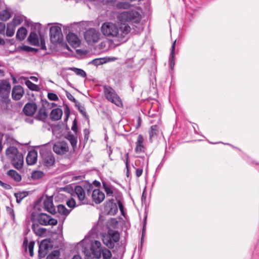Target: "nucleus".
Masks as SVG:
<instances>
[{
	"mask_svg": "<svg viewBox=\"0 0 259 259\" xmlns=\"http://www.w3.org/2000/svg\"><path fill=\"white\" fill-rule=\"evenodd\" d=\"M72 259H81L79 255H75L73 256Z\"/></svg>",
	"mask_w": 259,
	"mask_h": 259,
	"instance_id": "69168bd1",
	"label": "nucleus"
},
{
	"mask_svg": "<svg viewBox=\"0 0 259 259\" xmlns=\"http://www.w3.org/2000/svg\"><path fill=\"white\" fill-rule=\"evenodd\" d=\"M44 174L41 171H35L32 173L31 178L34 180H37L43 177Z\"/></svg>",
	"mask_w": 259,
	"mask_h": 259,
	"instance_id": "79ce46f5",
	"label": "nucleus"
},
{
	"mask_svg": "<svg viewBox=\"0 0 259 259\" xmlns=\"http://www.w3.org/2000/svg\"><path fill=\"white\" fill-rule=\"evenodd\" d=\"M2 139H0V152H1V151L2 150V148H3L2 145Z\"/></svg>",
	"mask_w": 259,
	"mask_h": 259,
	"instance_id": "774afa93",
	"label": "nucleus"
},
{
	"mask_svg": "<svg viewBox=\"0 0 259 259\" xmlns=\"http://www.w3.org/2000/svg\"><path fill=\"white\" fill-rule=\"evenodd\" d=\"M159 133V127L157 125H152L150 127V130L149 132V140L151 142L152 141V139L157 137Z\"/></svg>",
	"mask_w": 259,
	"mask_h": 259,
	"instance_id": "cd10ccee",
	"label": "nucleus"
},
{
	"mask_svg": "<svg viewBox=\"0 0 259 259\" xmlns=\"http://www.w3.org/2000/svg\"><path fill=\"white\" fill-rule=\"evenodd\" d=\"M31 228L34 233L38 236L43 235L46 231L45 228H40L38 225L32 224Z\"/></svg>",
	"mask_w": 259,
	"mask_h": 259,
	"instance_id": "c85d7f7f",
	"label": "nucleus"
},
{
	"mask_svg": "<svg viewBox=\"0 0 259 259\" xmlns=\"http://www.w3.org/2000/svg\"><path fill=\"white\" fill-rule=\"evenodd\" d=\"M23 94L24 90L21 85H17L14 87L12 92V96L13 99L15 100H20Z\"/></svg>",
	"mask_w": 259,
	"mask_h": 259,
	"instance_id": "a211bd4d",
	"label": "nucleus"
},
{
	"mask_svg": "<svg viewBox=\"0 0 259 259\" xmlns=\"http://www.w3.org/2000/svg\"><path fill=\"white\" fill-rule=\"evenodd\" d=\"M141 163V161L140 160H137L136 161H135V165L136 166H138V164H140Z\"/></svg>",
	"mask_w": 259,
	"mask_h": 259,
	"instance_id": "338daca9",
	"label": "nucleus"
},
{
	"mask_svg": "<svg viewBox=\"0 0 259 259\" xmlns=\"http://www.w3.org/2000/svg\"><path fill=\"white\" fill-rule=\"evenodd\" d=\"M76 106H77L78 107V110H79V111L84 116H86L87 115V113H86V112H85V109L84 108L83 106H82L81 105H80L79 104H78V105H77L76 104Z\"/></svg>",
	"mask_w": 259,
	"mask_h": 259,
	"instance_id": "8fccbe9b",
	"label": "nucleus"
},
{
	"mask_svg": "<svg viewBox=\"0 0 259 259\" xmlns=\"http://www.w3.org/2000/svg\"><path fill=\"white\" fill-rule=\"evenodd\" d=\"M118 19L121 22L137 23L140 21V14L135 11H123L118 15Z\"/></svg>",
	"mask_w": 259,
	"mask_h": 259,
	"instance_id": "f03ea898",
	"label": "nucleus"
},
{
	"mask_svg": "<svg viewBox=\"0 0 259 259\" xmlns=\"http://www.w3.org/2000/svg\"><path fill=\"white\" fill-rule=\"evenodd\" d=\"M36 109L37 106L35 104L28 103L25 105L23 108V112L26 115L31 116L35 113Z\"/></svg>",
	"mask_w": 259,
	"mask_h": 259,
	"instance_id": "412c9836",
	"label": "nucleus"
},
{
	"mask_svg": "<svg viewBox=\"0 0 259 259\" xmlns=\"http://www.w3.org/2000/svg\"><path fill=\"white\" fill-rule=\"evenodd\" d=\"M144 141L143 136L142 135H139L136 143L135 151L136 153H140L145 151V147L144 145Z\"/></svg>",
	"mask_w": 259,
	"mask_h": 259,
	"instance_id": "aec40b11",
	"label": "nucleus"
},
{
	"mask_svg": "<svg viewBox=\"0 0 259 259\" xmlns=\"http://www.w3.org/2000/svg\"><path fill=\"white\" fill-rule=\"evenodd\" d=\"M71 129L75 134L77 133V124L76 120L75 119L73 122V124H72V126Z\"/></svg>",
	"mask_w": 259,
	"mask_h": 259,
	"instance_id": "3c124183",
	"label": "nucleus"
},
{
	"mask_svg": "<svg viewBox=\"0 0 259 259\" xmlns=\"http://www.w3.org/2000/svg\"><path fill=\"white\" fill-rule=\"evenodd\" d=\"M122 33L119 34V38H117L119 41H124L125 35L129 33L131 31V27L129 26H125L121 28Z\"/></svg>",
	"mask_w": 259,
	"mask_h": 259,
	"instance_id": "473e14b6",
	"label": "nucleus"
},
{
	"mask_svg": "<svg viewBox=\"0 0 259 259\" xmlns=\"http://www.w3.org/2000/svg\"><path fill=\"white\" fill-rule=\"evenodd\" d=\"M6 210L7 213L10 215L11 219L14 221H15V215L14 209L12 207L7 206L6 207Z\"/></svg>",
	"mask_w": 259,
	"mask_h": 259,
	"instance_id": "c03bdc74",
	"label": "nucleus"
},
{
	"mask_svg": "<svg viewBox=\"0 0 259 259\" xmlns=\"http://www.w3.org/2000/svg\"><path fill=\"white\" fill-rule=\"evenodd\" d=\"M40 154L42 159V162L47 167L53 166L55 162L54 154L50 151L46 150H41Z\"/></svg>",
	"mask_w": 259,
	"mask_h": 259,
	"instance_id": "423d86ee",
	"label": "nucleus"
},
{
	"mask_svg": "<svg viewBox=\"0 0 259 259\" xmlns=\"http://www.w3.org/2000/svg\"><path fill=\"white\" fill-rule=\"evenodd\" d=\"M100 33L94 28L87 30L84 33V39L88 44L97 42L99 39Z\"/></svg>",
	"mask_w": 259,
	"mask_h": 259,
	"instance_id": "6e6552de",
	"label": "nucleus"
},
{
	"mask_svg": "<svg viewBox=\"0 0 259 259\" xmlns=\"http://www.w3.org/2000/svg\"><path fill=\"white\" fill-rule=\"evenodd\" d=\"M37 158V153L34 150H31L28 153L26 161L28 165H33L36 162Z\"/></svg>",
	"mask_w": 259,
	"mask_h": 259,
	"instance_id": "4be33fe9",
	"label": "nucleus"
},
{
	"mask_svg": "<svg viewBox=\"0 0 259 259\" xmlns=\"http://www.w3.org/2000/svg\"><path fill=\"white\" fill-rule=\"evenodd\" d=\"M141 122H142V120L141 119V118L139 117H138V120H137V123H138V125H137V128L139 127V126H140L141 124Z\"/></svg>",
	"mask_w": 259,
	"mask_h": 259,
	"instance_id": "680f3d73",
	"label": "nucleus"
},
{
	"mask_svg": "<svg viewBox=\"0 0 259 259\" xmlns=\"http://www.w3.org/2000/svg\"><path fill=\"white\" fill-rule=\"evenodd\" d=\"M66 39L68 43L74 47H77L79 46L80 40L77 36L73 33H69L66 36Z\"/></svg>",
	"mask_w": 259,
	"mask_h": 259,
	"instance_id": "6ab92c4d",
	"label": "nucleus"
},
{
	"mask_svg": "<svg viewBox=\"0 0 259 259\" xmlns=\"http://www.w3.org/2000/svg\"><path fill=\"white\" fill-rule=\"evenodd\" d=\"M118 211L116 203L113 199H110L104 203L103 212L105 214L114 215Z\"/></svg>",
	"mask_w": 259,
	"mask_h": 259,
	"instance_id": "1a4fd4ad",
	"label": "nucleus"
},
{
	"mask_svg": "<svg viewBox=\"0 0 259 259\" xmlns=\"http://www.w3.org/2000/svg\"><path fill=\"white\" fill-rule=\"evenodd\" d=\"M117 203L120 210L121 211V213H122L123 212L124 206L122 202L118 200H117Z\"/></svg>",
	"mask_w": 259,
	"mask_h": 259,
	"instance_id": "5fc2aeb1",
	"label": "nucleus"
},
{
	"mask_svg": "<svg viewBox=\"0 0 259 259\" xmlns=\"http://www.w3.org/2000/svg\"><path fill=\"white\" fill-rule=\"evenodd\" d=\"M50 242L47 240H44L39 245L38 255L40 258L44 257L47 254Z\"/></svg>",
	"mask_w": 259,
	"mask_h": 259,
	"instance_id": "dca6fc26",
	"label": "nucleus"
},
{
	"mask_svg": "<svg viewBox=\"0 0 259 259\" xmlns=\"http://www.w3.org/2000/svg\"><path fill=\"white\" fill-rule=\"evenodd\" d=\"M144 164V159H143L142 165H140L139 167L136 168L135 166H133L134 168L136 169V175L137 177H140L142 175Z\"/></svg>",
	"mask_w": 259,
	"mask_h": 259,
	"instance_id": "37998d69",
	"label": "nucleus"
},
{
	"mask_svg": "<svg viewBox=\"0 0 259 259\" xmlns=\"http://www.w3.org/2000/svg\"><path fill=\"white\" fill-rule=\"evenodd\" d=\"M28 41L31 45L39 46V40L37 34L34 32H31L28 37Z\"/></svg>",
	"mask_w": 259,
	"mask_h": 259,
	"instance_id": "393cba45",
	"label": "nucleus"
},
{
	"mask_svg": "<svg viewBox=\"0 0 259 259\" xmlns=\"http://www.w3.org/2000/svg\"><path fill=\"white\" fill-rule=\"evenodd\" d=\"M5 29V24L4 23H0V33L4 32Z\"/></svg>",
	"mask_w": 259,
	"mask_h": 259,
	"instance_id": "4d7b16f0",
	"label": "nucleus"
},
{
	"mask_svg": "<svg viewBox=\"0 0 259 259\" xmlns=\"http://www.w3.org/2000/svg\"><path fill=\"white\" fill-rule=\"evenodd\" d=\"M34 245V242L33 241H30L29 243L28 240L25 238L23 243V248L25 252H27L28 250L29 254L31 256H33V248Z\"/></svg>",
	"mask_w": 259,
	"mask_h": 259,
	"instance_id": "b1692460",
	"label": "nucleus"
},
{
	"mask_svg": "<svg viewBox=\"0 0 259 259\" xmlns=\"http://www.w3.org/2000/svg\"><path fill=\"white\" fill-rule=\"evenodd\" d=\"M90 240H89V238H85L83 239L80 243L79 245L82 246V251L87 255L88 254L89 251L86 249L87 245L89 243Z\"/></svg>",
	"mask_w": 259,
	"mask_h": 259,
	"instance_id": "e433bc0d",
	"label": "nucleus"
},
{
	"mask_svg": "<svg viewBox=\"0 0 259 259\" xmlns=\"http://www.w3.org/2000/svg\"><path fill=\"white\" fill-rule=\"evenodd\" d=\"M5 44V41L4 39L0 38V45H4Z\"/></svg>",
	"mask_w": 259,
	"mask_h": 259,
	"instance_id": "0e129e2a",
	"label": "nucleus"
},
{
	"mask_svg": "<svg viewBox=\"0 0 259 259\" xmlns=\"http://www.w3.org/2000/svg\"><path fill=\"white\" fill-rule=\"evenodd\" d=\"M48 116V114L45 108H40L37 114V117L38 119L44 121Z\"/></svg>",
	"mask_w": 259,
	"mask_h": 259,
	"instance_id": "c9c22d12",
	"label": "nucleus"
},
{
	"mask_svg": "<svg viewBox=\"0 0 259 259\" xmlns=\"http://www.w3.org/2000/svg\"><path fill=\"white\" fill-rule=\"evenodd\" d=\"M69 69L73 71L76 75L82 77H85L87 76L85 72L82 69L75 67L70 68Z\"/></svg>",
	"mask_w": 259,
	"mask_h": 259,
	"instance_id": "ea45409f",
	"label": "nucleus"
},
{
	"mask_svg": "<svg viewBox=\"0 0 259 259\" xmlns=\"http://www.w3.org/2000/svg\"><path fill=\"white\" fill-rule=\"evenodd\" d=\"M102 254L103 259H110L112 256L111 251L105 248L102 250L101 255Z\"/></svg>",
	"mask_w": 259,
	"mask_h": 259,
	"instance_id": "a19ab883",
	"label": "nucleus"
},
{
	"mask_svg": "<svg viewBox=\"0 0 259 259\" xmlns=\"http://www.w3.org/2000/svg\"><path fill=\"white\" fill-rule=\"evenodd\" d=\"M30 78L34 81L37 82L38 81V78L35 76H30Z\"/></svg>",
	"mask_w": 259,
	"mask_h": 259,
	"instance_id": "e2e57ef3",
	"label": "nucleus"
},
{
	"mask_svg": "<svg viewBox=\"0 0 259 259\" xmlns=\"http://www.w3.org/2000/svg\"><path fill=\"white\" fill-rule=\"evenodd\" d=\"M57 210L59 213L67 215L70 213V210H68L66 207L62 204H59L57 206Z\"/></svg>",
	"mask_w": 259,
	"mask_h": 259,
	"instance_id": "4c0bfd02",
	"label": "nucleus"
},
{
	"mask_svg": "<svg viewBox=\"0 0 259 259\" xmlns=\"http://www.w3.org/2000/svg\"><path fill=\"white\" fill-rule=\"evenodd\" d=\"M93 201L96 204H100L105 199V194L99 189H95L92 194Z\"/></svg>",
	"mask_w": 259,
	"mask_h": 259,
	"instance_id": "f3484780",
	"label": "nucleus"
},
{
	"mask_svg": "<svg viewBox=\"0 0 259 259\" xmlns=\"http://www.w3.org/2000/svg\"><path fill=\"white\" fill-rule=\"evenodd\" d=\"M62 110L60 108H55L52 110L50 113V118L52 120H59L62 115Z\"/></svg>",
	"mask_w": 259,
	"mask_h": 259,
	"instance_id": "a878e982",
	"label": "nucleus"
},
{
	"mask_svg": "<svg viewBox=\"0 0 259 259\" xmlns=\"http://www.w3.org/2000/svg\"><path fill=\"white\" fill-rule=\"evenodd\" d=\"M7 157L11 160L12 165L17 169L22 168L24 164V157L21 152L14 146H10L6 150Z\"/></svg>",
	"mask_w": 259,
	"mask_h": 259,
	"instance_id": "f257e3e1",
	"label": "nucleus"
},
{
	"mask_svg": "<svg viewBox=\"0 0 259 259\" xmlns=\"http://www.w3.org/2000/svg\"><path fill=\"white\" fill-rule=\"evenodd\" d=\"M64 112H65V115L67 116H68L70 114V110H69V107L67 106H66V107L64 109Z\"/></svg>",
	"mask_w": 259,
	"mask_h": 259,
	"instance_id": "bf43d9fd",
	"label": "nucleus"
},
{
	"mask_svg": "<svg viewBox=\"0 0 259 259\" xmlns=\"http://www.w3.org/2000/svg\"><path fill=\"white\" fill-rule=\"evenodd\" d=\"M27 33L26 29L24 27H20L16 33V38L18 40L22 41L25 39Z\"/></svg>",
	"mask_w": 259,
	"mask_h": 259,
	"instance_id": "bb28decb",
	"label": "nucleus"
},
{
	"mask_svg": "<svg viewBox=\"0 0 259 259\" xmlns=\"http://www.w3.org/2000/svg\"><path fill=\"white\" fill-rule=\"evenodd\" d=\"M22 50H24V51H25L26 52H31L34 50H35V49L34 48H32L30 47H29V46H24L22 47Z\"/></svg>",
	"mask_w": 259,
	"mask_h": 259,
	"instance_id": "864d4df0",
	"label": "nucleus"
},
{
	"mask_svg": "<svg viewBox=\"0 0 259 259\" xmlns=\"http://www.w3.org/2000/svg\"><path fill=\"white\" fill-rule=\"evenodd\" d=\"M11 84L6 80H3L0 82V96L4 99H7L11 91Z\"/></svg>",
	"mask_w": 259,
	"mask_h": 259,
	"instance_id": "f8f14e48",
	"label": "nucleus"
},
{
	"mask_svg": "<svg viewBox=\"0 0 259 259\" xmlns=\"http://www.w3.org/2000/svg\"><path fill=\"white\" fill-rule=\"evenodd\" d=\"M74 192L77 196L78 200L80 201V204H88V201L85 199V192L82 187L80 186H75Z\"/></svg>",
	"mask_w": 259,
	"mask_h": 259,
	"instance_id": "2eb2a0df",
	"label": "nucleus"
},
{
	"mask_svg": "<svg viewBox=\"0 0 259 259\" xmlns=\"http://www.w3.org/2000/svg\"><path fill=\"white\" fill-rule=\"evenodd\" d=\"M37 220L39 224L44 226L56 225L58 222L56 219L52 218L50 215L44 213L38 214Z\"/></svg>",
	"mask_w": 259,
	"mask_h": 259,
	"instance_id": "9b49d317",
	"label": "nucleus"
},
{
	"mask_svg": "<svg viewBox=\"0 0 259 259\" xmlns=\"http://www.w3.org/2000/svg\"><path fill=\"white\" fill-rule=\"evenodd\" d=\"M70 143L72 146L76 145V140L75 137H73L72 136H70Z\"/></svg>",
	"mask_w": 259,
	"mask_h": 259,
	"instance_id": "13d9d810",
	"label": "nucleus"
},
{
	"mask_svg": "<svg viewBox=\"0 0 259 259\" xmlns=\"http://www.w3.org/2000/svg\"><path fill=\"white\" fill-rule=\"evenodd\" d=\"M28 194V193L26 191H23V192H19L17 193H15L14 195L16 199V202L18 203H19L21 202L22 200L26 197Z\"/></svg>",
	"mask_w": 259,
	"mask_h": 259,
	"instance_id": "72a5a7b5",
	"label": "nucleus"
},
{
	"mask_svg": "<svg viewBox=\"0 0 259 259\" xmlns=\"http://www.w3.org/2000/svg\"><path fill=\"white\" fill-rule=\"evenodd\" d=\"M128 158H129L128 153H127L125 154L126 160H125V165H126V176H127V177L129 176V174H130L129 164H128Z\"/></svg>",
	"mask_w": 259,
	"mask_h": 259,
	"instance_id": "49530a36",
	"label": "nucleus"
},
{
	"mask_svg": "<svg viewBox=\"0 0 259 259\" xmlns=\"http://www.w3.org/2000/svg\"><path fill=\"white\" fill-rule=\"evenodd\" d=\"M53 151L58 155H62L69 151L68 144L65 141L56 142L53 147Z\"/></svg>",
	"mask_w": 259,
	"mask_h": 259,
	"instance_id": "9d476101",
	"label": "nucleus"
},
{
	"mask_svg": "<svg viewBox=\"0 0 259 259\" xmlns=\"http://www.w3.org/2000/svg\"><path fill=\"white\" fill-rule=\"evenodd\" d=\"M66 96L69 100H70L74 103H76V100L70 93H67Z\"/></svg>",
	"mask_w": 259,
	"mask_h": 259,
	"instance_id": "603ef678",
	"label": "nucleus"
},
{
	"mask_svg": "<svg viewBox=\"0 0 259 259\" xmlns=\"http://www.w3.org/2000/svg\"><path fill=\"white\" fill-rule=\"evenodd\" d=\"M104 93L106 99L115 104L116 106L120 107L122 105V101L115 92V90L108 85L104 86Z\"/></svg>",
	"mask_w": 259,
	"mask_h": 259,
	"instance_id": "39448f33",
	"label": "nucleus"
},
{
	"mask_svg": "<svg viewBox=\"0 0 259 259\" xmlns=\"http://www.w3.org/2000/svg\"><path fill=\"white\" fill-rule=\"evenodd\" d=\"M66 204L68 207L73 208L76 205V202L74 199L71 198L67 201Z\"/></svg>",
	"mask_w": 259,
	"mask_h": 259,
	"instance_id": "a18cd8bd",
	"label": "nucleus"
},
{
	"mask_svg": "<svg viewBox=\"0 0 259 259\" xmlns=\"http://www.w3.org/2000/svg\"><path fill=\"white\" fill-rule=\"evenodd\" d=\"M8 175L13 179L16 182H19L21 180V176L16 170L11 169L8 171Z\"/></svg>",
	"mask_w": 259,
	"mask_h": 259,
	"instance_id": "c756f323",
	"label": "nucleus"
},
{
	"mask_svg": "<svg viewBox=\"0 0 259 259\" xmlns=\"http://www.w3.org/2000/svg\"><path fill=\"white\" fill-rule=\"evenodd\" d=\"M91 250L94 256L97 258L101 257V252L103 248L101 247V242L97 240L92 242L91 244Z\"/></svg>",
	"mask_w": 259,
	"mask_h": 259,
	"instance_id": "4468645a",
	"label": "nucleus"
},
{
	"mask_svg": "<svg viewBox=\"0 0 259 259\" xmlns=\"http://www.w3.org/2000/svg\"><path fill=\"white\" fill-rule=\"evenodd\" d=\"M50 39L53 43L60 42L62 39L61 28L59 26H52L50 29Z\"/></svg>",
	"mask_w": 259,
	"mask_h": 259,
	"instance_id": "0eeeda50",
	"label": "nucleus"
},
{
	"mask_svg": "<svg viewBox=\"0 0 259 259\" xmlns=\"http://www.w3.org/2000/svg\"><path fill=\"white\" fill-rule=\"evenodd\" d=\"M48 98L49 100L52 101H57L58 100V97L54 93H48Z\"/></svg>",
	"mask_w": 259,
	"mask_h": 259,
	"instance_id": "de8ad7c7",
	"label": "nucleus"
},
{
	"mask_svg": "<svg viewBox=\"0 0 259 259\" xmlns=\"http://www.w3.org/2000/svg\"><path fill=\"white\" fill-rule=\"evenodd\" d=\"M40 47L42 50H46L45 39L43 37L40 38Z\"/></svg>",
	"mask_w": 259,
	"mask_h": 259,
	"instance_id": "6e6d98bb",
	"label": "nucleus"
},
{
	"mask_svg": "<svg viewBox=\"0 0 259 259\" xmlns=\"http://www.w3.org/2000/svg\"><path fill=\"white\" fill-rule=\"evenodd\" d=\"M25 83L27 87L32 91H38L39 89L37 85L32 83L29 80H26Z\"/></svg>",
	"mask_w": 259,
	"mask_h": 259,
	"instance_id": "58836bf2",
	"label": "nucleus"
},
{
	"mask_svg": "<svg viewBox=\"0 0 259 259\" xmlns=\"http://www.w3.org/2000/svg\"><path fill=\"white\" fill-rule=\"evenodd\" d=\"M146 219H147V216H146L145 217V219H144V225H143V232H142V236H143V234L145 231V230H146Z\"/></svg>",
	"mask_w": 259,
	"mask_h": 259,
	"instance_id": "052dcab7",
	"label": "nucleus"
},
{
	"mask_svg": "<svg viewBox=\"0 0 259 259\" xmlns=\"http://www.w3.org/2000/svg\"><path fill=\"white\" fill-rule=\"evenodd\" d=\"M21 20L19 17H15L12 23L7 24L6 28V35L9 37L12 36L15 33V26L20 24Z\"/></svg>",
	"mask_w": 259,
	"mask_h": 259,
	"instance_id": "ddd939ff",
	"label": "nucleus"
},
{
	"mask_svg": "<svg viewBox=\"0 0 259 259\" xmlns=\"http://www.w3.org/2000/svg\"><path fill=\"white\" fill-rule=\"evenodd\" d=\"M104 63L103 58L95 59L92 61L93 64L98 66Z\"/></svg>",
	"mask_w": 259,
	"mask_h": 259,
	"instance_id": "09e8293b",
	"label": "nucleus"
},
{
	"mask_svg": "<svg viewBox=\"0 0 259 259\" xmlns=\"http://www.w3.org/2000/svg\"><path fill=\"white\" fill-rule=\"evenodd\" d=\"M101 31L103 34L109 37L119 38V29L117 26L111 22H106L102 24Z\"/></svg>",
	"mask_w": 259,
	"mask_h": 259,
	"instance_id": "20e7f679",
	"label": "nucleus"
},
{
	"mask_svg": "<svg viewBox=\"0 0 259 259\" xmlns=\"http://www.w3.org/2000/svg\"><path fill=\"white\" fill-rule=\"evenodd\" d=\"M11 17V13L7 10H4L0 11V20L2 21H7Z\"/></svg>",
	"mask_w": 259,
	"mask_h": 259,
	"instance_id": "f704fd0d",
	"label": "nucleus"
},
{
	"mask_svg": "<svg viewBox=\"0 0 259 259\" xmlns=\"http://www.w3.org/2000/svg\"><path fill=\"white\" fill-rule=\"evenodd\" d=\"M45 209L49 212L54 214L56 212L53 200L51 198H47L44 201Z\"/></svg>",
	"mask_w": 259,
	"mask_h": 259,
	"instance_id": "5701e85b",
	"label": "nucleus"
},
{
	"mask_svg": "<svg viewBox=\"0 0 259 259\" xmlns=\"http://www.w3.org/2000/svg\"><path fill=\"white\" fill-rule=\"evenodd\" d=\"M176 42V40H175L174 41V42L172 45L171 53H170L169 59V65H170V68L171 69L173 68V67H174V65H175L174 51H175V49Z\"/></svg>",
	"mask_w": 259,
	"mask_h": 259,
	"instance_id": "2f4dec72",
	"label": "nucleus"
},
{
	"mask_svg": "<svg viewBox=\"0 0 259 259\" xmlns=\"http://www.w3.org/2000/svg\"><path fill=\"white\" fill-rule=\"evenodd\" d=\"M103 187L107 196H113L115 189L113 187L103 183Z\"/></svg>",
	"mask_w": 259,
	"mask_h": 259,
	"instance_id": "7c9ffc66",
	"label": "nucleus"
},
{
	"mask_svg": "<svg viewBox=\"0 0 259 259\" xmlns=\"http://www.w3.org/2000/svg\"><path fill=\"white\" fill-rule=\"evenodd\" d=\"M119 239V234L117 231L109 230L107 234L103 235L102 241L108 248H113Z\"/></svg>",
	"mask_w": 259,
	"mask_h": 259,
	"instance_id": "7ed1b4c3",
	"label": "nucleus"
}]
</instances>
